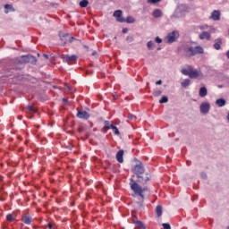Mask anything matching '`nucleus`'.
<instances>
[{
    "label": "nucleus",
    "mask_w": 229,
    "mask_h": 229,
    "mask_svg": "<svg viewBox=\"0 0 229 229\" xmlns=\"http://www.w3.org/2000/svg\"><path fill=\"white\" fill-rule=\"evenodd\" d=\"M130 187L135 194H138V196H140L141 199H144V192H147L148 195H149V189L148 187H140L137 182L133 180V178L130 179Z\"/></svg>",
    "instance_id": "obj_1"
},
{
    "label": "nucleus",
    "mask_w": 229,
    "mask_h": 229,
    "mask_svg": "<svg viewBox=\"0 0 229 229\" xmlns=\"http://www.w3.org/2000/svg\"><path fill=\"white\" fill-rule=\"evenodd\" d=\"M185 53H188L190 56H196V55H203L205 50L201 47V46L192 47L186 46L184 48Z\"/></svg>",
    "instance_id": "obj_2"
},
{
    "label": "nucleus",
    "mask_w": 229,
    "mask_h": 229,
    "mask_svg": "<svg viewBox=\"0 0 229 229\" xmlns=\"http://www.w3.org/2000/svg\"><path fill=\"white\" fill-rule=\"evenodd\" d=\"M181 72L184 76H189L191 80H196L199 76V72L191 66L189 69H182Z\"/></svg>",
    "instance_id": "obj_3"
},
{
    "label": "nucleus",
    "mask_w": 229,
    "mask_h": 229,
    "mask_svg": "<svg viewBox=\"0 0 229 229\" xmlns=\"http://www.w3.org/2000/svg\"><path fill=\"white\" fill-rule=\"evenodd\" d=\"M18 64H37V57L32 55H21V59H17Z\"/></svg>",
    "instance_id": "obj_4"
},
{
    "label": "nucleus",
    "mask_w": 229,
    "mask_h": 229,
    "mask_svg": "<svg viewBox=\"0 0 229 229\" xmlns=\"http://www.w3.org/2000/svg\"><path fill=\"white\" fill-rule=\"evenodd\" d=\"M132 173L136 174L137 177L146 173V168H144V165L142 164V162L138 160L137 165H135L132 168Z\"/></svg>",
    "instance_id": "obj_5"
},
{
    "label": "nucleus",
    "mask_w": 229,
    "mask_h": 229,
    "mask_svg": "<svg viewBox=\"0 0 229 229\" xmlns=\"http://www.w3.org/2000/svg\"><path fill=\"white\" fill-rule=\"evenodd\" d=\"M180 37V34L178 33V30H174L165 37V40L167 44H173V42H176L178 40V38Z\"/></svg>",
    "instance_id": "obj_6"
},
{
    "label": "nucleus",
    "mask_w": 229,
    "mask_h": 229,
    "mask_svg": "<svg viewBox=\"0 0 229 229\" xmlns=\"http://www.w3.org/2000/svg\"><path fill=\"white\" fill-rule=\"evenodd\" d=\"M60 38L63 44H72V40H76V38L71 36L69 33L60 34Z\"/></svg>",
    "instance_id": "obj_7"
},
{
    "label": "nucleus",
    "mask_w": 229,
    "mask_h": 229,
    "mask_svg": "<svg viewBox=\"0 0 229 229\" xmlns=\"http://www.w3.org/2000/svg\"><path fill=\"white\" fill-rule=\"evenodd\" d=\"M137 178L138 183H148L151 180V174L145 172L144 174H140Z\"/></svg>",
    "instance_id": "obj_8"
},
{
    "label": "nucleus",
    "mask_w": 229,
    "mask_h": 229,
    "mask_svg": "<svg viewBox=\"0 0 229 229\" xmlns=\"http://www.w3.org/2000/svg\"><path fill=\"white\" fill-rule=\"evenodd\" d=\"M200 113H202L204 115H207L208 112H210V104L208 102H203L201 103L199 106Z\"/></svg>",
    "instance_id": "obj_9"
},
{
    "label": "nucleus",
    "mask_w": 229,
    "mask_h": 229,
    "mask_svg": "<svg viewBox=\"0 0 229 229\" xmlns=\"http://www.w3.org/2000/svg\"><path fill=\"white\" fill-rule=\"evenodd\" d=\"M114 17H115L117 22H126V19L123 18V11L117 10L114 13Z\"/></svg>",
    "instance_id": "obj_10"
},
{
    "label": "nucleus",
    "mask_w": 229,
    "mask_h": 229,
    "mask_svg": "<svg viewBox=\"0 0 229 229\" xmlns=\"http://www.w3.org/2000/svg\"><path fill=\"white\" fill-rule=\"evenodd\" d=\"M78 119H85L86 121L90 117V114L87 113V111H80L77 112Z\"/></svg>",
    "instance_id": "obj_11"
},
{
    "label": "nucleus",
    "mask_w": 229,
    "mask_h": 229,
    "mask_svg": "<svg viewBox=\"0 0 229 229\" xmlns=\"http://www.w3.org/2000/svg\"><path fill=\"white\" fill-rule=\"evenodd\" d=\"M211 38H212V35L208 31H203L199 36V38L200 40H210Z\"/></svg>",
    "instance_id": "obj_12"
},
{
    "label": "nucleus",
    "mask_w": 229,
    "mask_h": 229,
    "mask_svg": "<svg viewBox=\"0 0 229 229\" xmlns=\"http://www.w3.org/2000/svg\"><path fill=\"white\" fill-rule=\"evenodd\" d=\"M211 18L213 21H220L221 20V12L215 10L211 13Z\"/></svg>",
    "instance_id": "obj_13"
},
{
    "label": "nucleus",
    "mask_w": 229,
    "mask_h": 229,
    "mask_svg": "<svg viewBox=\"0 0 229 229\" xmlns=\"http://www.w3.org/2000/svg\"><path fill=\"white\" fill-rule=\"evenodd\" d=\"M78 60V55H66L64 58V62L66 64H72V62H76Z\"/></svg>",
    "instance_id": "obj_14"
},
{
    "label": "nucleus",
    "mask_w": 229,
    "mask_h": 229,
    "mask_svg": "<svg viewBox=\"0 0 229 229\" xmlns=\"http://www.w3.org/2000/svg\"><path fill=\"white\" fill-rule=\"evenodd\" d=\"M124 155V150L121 149L116 153V160L119 162V164H123L124 162V159L123 158Z\"/></svg>",
    "instance_id": "obj_15"
},
{
    "label": "nucleus",
    "mask_w": 229,
    "mask_h": 229,
    "mask_svg": "<svg viewBox=\"0 0 229 229\" xmlns=\"http://www.w3.org/2000/svg\"><path fill=\"white\" fill-rule=\"evenodd\" d=\"M221 44H223V39H221V38H218L215 39V43L213 45V47L216 51H219V49H221Z\"/></svg>",
    "instance_id": "obj_16"
},
{
    "label": "nucleus",
    "mask_w": 229,
    "mask_h": 229,
    "mask_svg": "<svg viewBox=\"0 0 229 229\" xmlns=\"http://www.w3.org/2000/svg\"><path fill=\"white\" fill-rule=\"evenodd\" d=\"M153 17H155V19H158L160 17H162L163 13L162 10L160 9H155L154 12L152 13Z\"/></svg>",
    "instance_id": "obj_17"
},
{
    "label": "nucleus",
    "mask_w": 229,
    "mask_h": 229,
    "mask_svg": "<svg viewBox=\"0 0 229 229\" xmlns=\"http://www.w3.org/2000/svg\"><path fill=\"white\" fill-rule=\"evenodd\" d=\"M21 221L25 225H30L33 221V219L30 216H24L21 217Z\"/></svg>",
    "instance_id": "obj_18"
},
{
    "label": "nucleus",
    "mask_w": 229,
    "mask_h": 229,
    "mask_svg": "<svg viewBox=\"0 0 229 229\" xmlns=\"http://www.w3.org/2000/svg\"><path fill=\"white\" fill-rule=\"evenodd\" d=\"M216 105L219 107H223L226 105V100L225 98H218L216 100Z\"/></svg>",
    "instance_id": "obj_19"
},
{
    "label": "nucleus",
    "mask_w": 229,
    "mask_h": 229,
    "mask_svg": "<svg viewBox=\"0 0 229 229\" xmlns=\"http://www.w3.org/2000/svg\"><path fill=\"white\" fill-rule=\"evenodd\" d=\"M208 91H207V88L206 87H201L199 91V96L200 98H205V96H207Z\"/></svg>",
    "instance_id": "obj_20"
},
{
    "label": "nucleus",
    "mask_w": 229,
    "mask_h": 229,
    "mask_svg": "<svg viewBox=\"0 0 229 229\" xmlns=\"http://www.w3.org/2000/svg\"><path fill=\"white\" fill-rule=\"evenodd\" d=\"M156 212H157V217H162V214H163L162 206L160 205L157 206Z\"/></svg>",
    "instance_id": "obj_21"
},
{
    "label": "nucleus",
    "mask_w": 229,
    "mask_h": 229,
    "mask_svg": "<svg viewBox=\"0 0 229 229\" xmlns=\"http://www.w3.org/2000/svg\"><path fill=\"white\" fill-rule=\"evenodd\" d=\"M135 225L139 229H146V225H144V223H142L140 220H137Z\"/></svg>",
    "instance_id": "obj_22"
},
{
    "label": "nucleus",
    "mask_w": 229,
    "mask_h": 229,
    "mask_svg": "<svg viewBox=\"0 0 229 229\" xmlns=\"http://www.w3.org/2000/svg\"><path fill=\"white\" fill-rule=\"evenodd\" d=\"M182 87H183V89H187V87H189V85H191V80L190 79H185L182 83H181Z\"/></svg>",
    "instance_id": "obj_23"
},
{
    "label": "nucleus",
    "mask_w": 229,
    "mask_h": 229,
    "mask_svg": "<svg viewBox=\"0 0 229 229\" xmlns=\"http://www.w3.org/2000/svg\"><path fill=\"white\" fill-rule=\"evenodd\" d=\"M79 4L81 8H87L89 6V0H81Z\"/></svg>",
    "instance_id": "obj_24"
},
{
    "label": "nucleus",
    "mask_w": 229,
    "mask_h": 229,
    "mask_svg": "<svg viewBox=\"0 0 229 229\" xmlns=\"http://www.w3.org/2000/svg\"><path fill=\"white\" fill-rule=\"evenodd\" d=\"M125 22H127V24H133V22H135V18L132 16H127Z\"/></svg>",
    "instance_id": "obj_25"
},
{
    "label": "nucleus",
    "mask_w": 229,
    "mask_h": 229,
    "mask_svg": "<svg viewBox=\"0 0 229 229\" xmlns=\"http://www.w3.org/2000/svg\"><path fill=\"white\" fill-rule=\"evenodd\" d=\"M104 124H105V130L106 131L107 130H112V127L111 126H114V124H110V122L109 121H105L104 122Z\"/></svg>",
    "instance_id": "obj_26"
},
{
    "label": "nucleus",
    "mask_w": 229,
    "mask_h": 229,
    "mask_svg": "<svg viewBox=\"0 0 229 229\" xmlns=\"http://www.w3.org/2000/svg\"><path fill=\"white\" fill-rule=\"evenodd\" d=\"M28 111L30 113V114H36L37 112V108H35L33 106L30 105L28 106L27 107Z\"/></svg>",
    "instance_id": "obj_27"
},
{
    "label": "nucleus",
    "mask_w": 229,
    "mask_h": 229,
    "mask_svg": "<svg viewBox=\"0 0 229 229\" xmlns=\"http://www.w3.org/2000/svg\"><path fill=\"white\" fill-rule=\"evenodd\" d=\"M110 128L114 131V135H120L119 129L115 125H111Z\"/></svg>",
    "instance_id": "obj_28"
},
{
    "label": "nucleus",
    "mask_w": 229,
    "mask_h": 229,
    "mask_svg": "<svg viewBox=\"0 0 229 229\" xmlns=\"http://www.w3.org/2000/svg\"><path fill=\"white\" fill-rule=\"evenodd\" d=\"M153 96H154L155 98H158V96H162V90H160V89H156V90H154V91H153Z\"/></svg>",
    "instance_id": "obj_29"
},
{
    "label": "nucleus",
    "mask_w": 229,
    "mask_h": 229,
    "mask_svg": "<svg viewBox=\"0 0 229 229\" xmlns=\"http://www.w3.org/2000/svg\"><path fill=\"white\" fill-rule=\"evenodd\" d=\"M169 101V98L165 96L162 97V98L159 100V103L163 105V103H167Z\"/></svg>",
    "instance_id": "obj_30"
},
{
    "label": "nucleus",
    "mask_w": 229,
    "mask_h": 229,
    "mask_svg": "<svg viewBox=\"0 0 229 229\" xmlns=\"http://www.w3.org/2000/svg\"><path fill=\"white\" fill-rule=\"evenodd\" d=\"M128 119H130V121H135L137 119V116H135L133 114H129Z\"/></svg>",
    "instance_id": "obj_31"
},
{
    "label": "nucleus",
    "mask_w": 229,
    "mask_h": 229,
    "mask_svg": "<svg viewBox=\"0 0 229 229\" xmlns=\"http://www.w3.org/2000/svg\"><path fill=\"white\" fill-rule=\"evenodd\" d=\"M147 47L148 50H151V47H153V41H148Z\"/></svg>",
    "instance_id": "obj_32"
},
{
    "label": "nucleus",
    "mask_w": 229,
    "mask_h": 229,
    "mask_svg": "<svg viewBox=\"0 0 229 229\" xmlns=\"http://www.w3.org/2000/svg\"><path fill=\"white\" fill-rule=\"evenodd\" d=\"M162 226H163V228H165V229H171V225H169V224H167V223L162 224Z\"/></svg>",
    "instance_id": "obj_33"
},
{
    "label": "nucleus",
    "mask_w": 229,
    "mask_h": 229,
    "mask_svg": "<svg viewBox=\"0 0 229 229\" xmlns=\"http://www.w3.org/2000/svg\"><path fill=\"white\" fill-rule=\"evenodd\" d=\"M6 219H7V221H13L14 220L13 216H12L11 214L6 216Z\"/></svg>",
    "instance_id": "obj_34"
},
{
    "label": "nucleus",
    "mask_w": 229,
    "mask_h": 229,
    "mask_svg": "<svg viewBox=\"0 0 229 229\" xmlns=\"http://www.w3.org/2000/svg\"><path fill=\"white\" fill-rule=\"evenodd\" d=\"M155 42H157V44H162V38H160V37H156Z\"/></svg>",
    "instance_id": "obj_35"
},
{
    "label": "nucleus",
    "mask_w": 229,
    "mask_h": 229,
    "mask_svg": "<svg viewBox=\"0 0 229 229\" xmlns=\"http://www.w3.org/2000/svg\"><path fill=\"white\" fill-rule=\"evenodd\" d=\"M126 40H129V42H133V37L128 36V37L126 38Z\"/></svg>",
    "instance_id": "obj_36"
},
{
    "label": "nucleus",
    "mask_w": 229,
    "mask_h": 229,
    "mask_svg": "<svg viewBox=\"0 0 229 229\" xmlns=\"http://www.w3.org/2000/svg\"><path fill=\"white\" fill-rule=\"evenodd\" d=\"M207 29H208V25H205V26L201 25V26H199V30H207Z\"/></svg>",
    "instance_id": "obj_37"
},
{
    "label": "nucleus",
    "mask_w": 229,
    "mask_h": 229,
    "mask_svg": "<svg viewBox=\"0 0 229 229\" xmlns=\"http://www.w3.org/2000/svg\"><path fill=\"white\" fill-rule=\"evenodd\" d=\"M5 10H10V8H12L11 4H5L4 5Z\"/></svg>",
    "instance_id": "obj_38"
},
{
    "label": "nucleus",
    "mask_w": 229,
    "mask_h": 229,
    "mask_svg": "<svg viewBox=\"0 0 229 229\" xmlns=\"http://www.w3.org/2000/svg\"><path fill=\"white\" fill-rule=\"evenodd\" d=\"M149 3H153V4L160 3V0H149Z\"/></svg>",
    "instance_id": "obj_39"
},
{
    "label": "nucleus",
    "mask_w": 229,
    "mask_h": 229,
    "mask_svg": "<svg viewBox=\"0 0 229 229\" xmlns=\"http://www.w3.org/2000/svg\"><path fill=\"white\" fill-rule=\"evenodd\" d=\"M122 33H128V28L123 29Z\"/></svg>",
    "instance_id": "obj_40"
},
{
    "label": "nucleus",
    "mask_w": 229,
    "mask_h": 229,
    "mask_svg": "<svg viewBox=\"0 0 229 229\" xmlns=\"http://www.w3.org/2000/svg\"><path fill=\"white\" fill-rule=\"evenodd\" d=\"M162 83V80L157 81L156 85H160Z\"/></svg>",
    "instance_id": "obj_41"
},
{
    "label": "nucleus",
    "mask_w": 229,
    "mask_h": 229,
    "mask_svg": "<svg viewBox=\"0 0 229 229\" xmlns=\"http://www.w3.org/2000/svg\"><path fill=\"white\" fill-rule=\"evenodd\" d=\"M201 177L204 178V179H206V178H207V174L202 173V174H201Z\"/></svg>",
    "instance_id": "obj_42"
},
{
    "label": "nucleus",
    "mask_w": 229,
    "mask_h": 229,
    "mask_svg": "<svg viewBox=\"0 0 229 229\" xmlns=\"http://www.w3.org/2000/svg\"><path fill=\"white\" fill-rule=\"evenodd\" d=\"M44 58H46L47 60L49 58V55L47 54H44L43 55Z\"/></svg>",
    "instance_id": "obj_43"
},
{
    "label": "nucleus",
    "mask_w": 229,
    "mask_h": 229,
    "mask_svg": "<svg viewBox=\"0 0 229 229\" xmlns=\"http://www.w3.org/2000/svg\"><path fill=\"white\" fill-rule=\"evenodd\" d=\"M47 227H48L49 229H51V228H53V225L48 224V225H47Z\"/></svg>",
    "instance_id": "obj_44"
},
{
    "label": "nucleus",
    "mask_w": 229,
    "mask_h": 229,
    "mask_svg": "<svg viewBox=\"0 0 229 229\" xmlns=\"http://www.w3.org/2000/svg\"><path fill=\"white\" fill-rule=\"evenodd\" d=\"M96 55H98V52L94 51V52L92 53V56H96Z\"/></svg>",
    "instance_id": "obj_45"
},
{
    "label": "nucleus",
    "mask_w": 229,
    "mask_h": 229,
    "mask_svg": "<svg viewBox=\"0 0 229 229\" xmlns=\"http://www.w3.org/2000/svg\"><path fill=\"white\" fill-rule=\"evenodd\" d=\"M63 101H64V103H69V101L67 100V98H63Z\"/></svg>",
    "instance_id": "obj_46"
},
{
    "label": "nucleus",
    "mask_w": 229,
    "mask_h": 229,
    "mask_svg": "<svg viewBox=\"0 0 229 229\" xmlns=\"http://www.w3.org/2000/svg\"><path fill=\"white\" fill-rule=\"evenodd\" d=\"M84 47H85V49H87L89 51V46L84 45Z\"/></svg>",
    "instance_id": "obj_47"
},
{
    "label": "nucleus",
    "mask_w": 229,
    "mask_h": 229,
    "mask_svg": "<svg viewBox=\"0 0 229 229\" xmlns=\"http://www.w3.org/2000/svg\"><path fill=\"white\" fill-rule=\"evenodd\" d=\"M69 90H72V89L71 88V86H67Z\"/></svg>",
    "instance_id": "obj_48"
},
{
    "label": "nucleus",
    "mask_w": 229,
    "mask_h": 229,
    "mask_svg": "<svg viewBox=\"0 0 229 229\" xmlns=\"http://www.w3.org/2000/svg\"><path fill=\"white\" fill-rule=\"evenodd\" d=\"M187 165H191V161H187Z\"/></svg>",
    "instance_id": "obj_49"
},
{
    "label": "nucleus",
    "mask_w": 229,
    "mask_h": 229,
    "mask_svg": "<svg viewBox=\"0 0 229 229\" xmlns=\"http://www.w3.org/2000/svg\"><path fill=\"white\" fill-rule=\"evenodd\" d=\"M160 49H162V48H160V47H157V51H160Z\"/></svg>",
    "instance_id": "obj_50"
},
{
    "label": "nucleus",
    "mask_w": 229,
    "mask_h": 229,
    "mask_svg": "<svg viewBox=\"0 0 229 229\" xmlns=\"http://www.w3.org/2000/svg\"><path fill=\"white\" fill-rule=\"evenodd\" d=\"M214 31H216V29H214V28H211Z\"/></svg>",
    "instance_id": "obj_51"
},
{
    "label": "nucleus",
    "mask_w": 229,
    "mask_h": 229,
    "mask_svg": "<svg viewBox=\"0 0 229 229\" xmlns=\"http://www.w3.org/2000/svg\"><path fill=\"white\" fill-rule=\"evenodd\" d=\"M220 89H222L223 88V86H218Z\"/></svg>",
    "instance_id": "obj_52"
},
{
    "label": "nucleus",
    "mask_w": 229,
    "mask_h": 229,
    "mask_svg": "<svg viewBox=\"0 0 229 229\" xmlns=\"http://www.w3.org/2000/svg\"><path fill=\"white\" fill-rule=\"evenodd\" d=\"M227 229H229V227H227Z\"/></svg>",
    "instance_id": "obj_53"
}]
</instances>
